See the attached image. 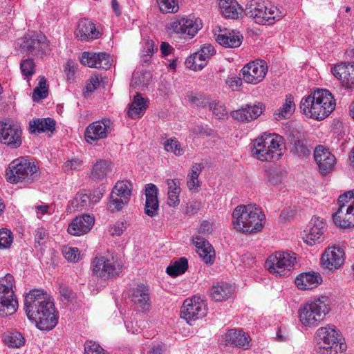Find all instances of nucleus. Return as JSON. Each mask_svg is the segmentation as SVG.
Segmentation results:
<instances>
[{
  "label": "nucleus",
  "instance_id": "1",
  "mask_svg": "<svg viewBox=\"0 0 354 354\" xmlns=\"http://www.w3.org/2000/svg\"><path fill=\"white\" fill-rule=\"evenodd\" d=\"M25 310L29 319L42 330H52L57 324L53 298L43 290H32L25 297Z\"/></svg>",
  "mask_w": 354,
  "mask_h": 354
},
{
  "label": "nucleus",
  "instance_id": "2",
  "mask_svg": "<svg viewBox=\"0 0 354 354\" xmlns=\"http://www.w3.org/2000/svg\"><path fill=\"white\" fill-rule=\"evenodd\" d=\"M335 100L326 89H317L308 97L302 98L300 108L309 118L322 120L328 117L335 109Z\"/></svg>",
  "mask_w": 354,
  "mask_h": 354
},
{
  "label": "nucleus",
  "instance_id": "3",
  "mask_svg": "<svg viewBox=\"0 0 354 354\" xmlns=\"http://www.w3.org/2000/svg\"><path fill=\"white\" fill-rule=\"evenodd\" d=\"M266 216L256 205H239L232 213V225L243 233H257L262 230Z\"/></svg>",
  "mask_w": 354,
  "mask_h": 354
},
{
  "label": "nucleus",
  "instance_id": "4",
  "mask_svg": "<svg viewBox=\"0 0 354 354\" xmlns=\"http://www.w3.org/2000/svg\"><path fill=\"white\" fill-rule=\"evenodd\" d=\"M285 150L283 138L274 133H264L254 140L251 153L254 158L261 161L279 160Z\"/></svg>",
  "mask_w": 354,
  "mask_h": 354
},
{
  "label": "nucleus",
  "instance_id": "5",
  "mask_svg": "<svg viewBox=\"0 0 354 354\" xmlns=\"http://www.w3.org/2000/svg\"><path fill=\"white\" fill-rule=\"evenodd\" d=\"M319 354H337L346 350L347 346L341 333L333 325L318 328L315 333Z\"/></svg>",
  "mask_w": 354,
  "mask_h": 354
},
{
  "label": "nucleus",
  "instance_id": "6",
  "mask_svg": "<svg viewBox=\"0 0 354 354\" xmlns=\"http://www.w3.org/2000/svg\"><path fill=\"white\" fill-rule=\"evenodd\" d=\"M330 299L322 296L301 305L299 309L301 323L310 328L317 326L330 310Z\"/></svg>",
  "mask_w": 354,
  "mask_h": 354
},
{
  "label": "nucleus",
  "instance_id": "7",
  "mask_svg": "<svg viewBox=\"0 0 354 354\" xmlns=\"http://www.w3.org/2000/svg\"><path fill=\"white\" fill-rule=\"evenodd\" d=\"M7 180L12 183L33 182L39 176L38 167L26 158L12 160L6 171Z\"/></svg>",
  "mask_w": 354,
  "mask_h": 354
},
{
  "label": "nucleus",
  "instance_id": "8",
  "mask_svg": "<svg viewBox=\"0 0 354 354\" xmlns=\"http://www.w3.org/2000/svg\"><path fill=\"white\" fill-rule=\"evenodd\" d=\"M245 12L257 24L270 25L281 18L279 9L262 0H250L246 5Z\"/></svg>",
  "mask_w": 354,
  "mask_h": 354
},
{
  "label": "nucleus",
  "instance_id": "9",
  "mask_svg": "<svg viewBox=\"0 0 354 354\" xmlns=\"http://www.w3.org/2000/svg\"><path fill=\"white\" fill-rule=\"evenodd\" d=\"M338 209L333 214L335 225L341 228L354 226V189L339 195Z\"/></svg>",
  "mask_w": 354,
  "mask_h": 354
},
{
  "label": "nucleus",
  "instance_id": "10",
  "mask_svg": "<svg viewBox=\"0 0 354 354\" xmlns=\"http://www.w3.org/2000/svg\"><path fill=\"white\" fill-rule=\"evenodd\" d=\"M15 280L10 274L0 277V316L14 314L18 308V301L15 295Z\"/></svg>",
  "mask_w": 354,
  "mask_h": 354
},
{
  "label": "nucleus",
  "instance_id": "11",
  "mask_svg": "<svg viewBox=\"0 0 354 354\" xmlns=\"http://www.w3.org/2000/svg\"><path fill=\"white\" fill-rule=\"evenodd\" d=\"M122 264L113 256H97L92 261V272L97 277L109 279L122 272Z\"/></svg>",
  "mask_w": 354,
  "mask_h": 354
},
{
  "label": "nucleus",
  "instance_id": "12",
  "mask_svg": "<svg viewBox=\"0 0 354 354\" xmlns=\"http://www.w3.org/2000/svg\"><path fill=\"white\" fill-rule=\"evenodd\" d=\"M18 44L21 50L27 55L42 56L49 50L47 39L42 34H28L19 39Z\"/></svg>",
  "mask_w": 354,
  "mask_h": 354
},
{
  "label": "nucleus",
  "instance_id": "13",
  "mask_svg": "<svg viewBox=\"0 0 354 354\" xmlns=\"http://www.w3.org/2000/svg\"><path fill=\"white\" fill-rule=\"evenodd\" d=\"M295 263V253L277 252L268 257L266 264L270 273L277 276H283L290 272Z\"/></svg>",
  "mask_w": 354,
  "mask_h": 354
},
{
  "label": "nucleus",
  "instance_id": "14",
  "mask_svg": "<svg viewBox=\"0 0 354 354\" xmlns=\"http://www.w3.org/2000/svg\"><path fill=\"white\" fill-rule=\"evenodd\" d=\"M22 129L13 122H0V142L10 149L19 148L22 143Z\"/></svg>",
  "mask_w": 354,
  "mask_h": 354
},
{
  "label": "nucleus",
  "instance_id": "15",
  "mask_svg": "<svg viewBox=\"0 0 354 354\" xmlns=\"http://www.w3.org/2000/svg\"><path fill=\"white\" fill-rule=\"evenodd\" d=\"M326 224L319 217L314 216L311 218L306 230L303 232V240L309 245H314L325 240L324 232Z\"/></svg>",
  "mask_w": 354,
  "mask_h": 354
},
{
  "label": "nucleus",
  "instance_id": "16",
  "mask_svg": "<svg viewBox=\"0 0 354 354\" xmlns=\"http://www.w3.org/2000/svg\"><path fill=\"white\" fill-rule=\"evenodd\" d=\"M169 28L183 37H193L201 28V21L194 17H176L169 24Z\"/></svg>",
  "mask_w": 354,
  "mask_h": 354
},
{
  "label": "nucleus",
  "instance_id": "17",
  "mask_svg": "<svg viewBox=\"0 0 354 354\" xmlns=\"http://www.w3.org/2000/svg\"><path fill=\"white\" fill-rule=\"evenodd\" d=\"M206 306L200 297L194 296L184 301L181 309L182 317L187 320H196L205 315Z\"/></svg>",
  "mask_w": 354,
  "mask_h": 354
},
{
  "label": "nucleus",
  "instance_id": "18",
  "mask_svg": "<svg viewBox=\"0 0 354 354\" xmlns=\"http://www.w3.org/2000/svg\"><path fill=\"white\" fill-rule=\"evenodd\" d=\"M111 122L109 119H103L90 124L86 129L84 138L89 144L107 138L111 131Z\"/></svg>",
  "mask_w": 354,
  "mask_h": 354
},
{
  "label": "nucleus",
  "instance_id": "19",
  "mask_svg": "<svg viewBox=\"0 0 354 354\" xmlns=\"http://www.w3.org/2000/svg\"><path fill=\"white\" fill-rule=\"evenodd\" d=\"M243 80L248 84H257L265 77L268 67L263 61H253L241 70Z\"/></svg>",
  "mask_w": 354,
  "mask_h": 354
},
{
  "label": "nucleus",
  "instance_id": "20",
  "mask_svg": "<svg viewBox=\"0 0 354 354\" xmlns=\"http://www.w3.org/2000/svg\"><path fill=\"white\" fill-rule=\"evenodd\" d=\"M314 158L323 175H326L333 171L336 164L335 156L324 146L319 145L315 149Z\"/></svg>",
  "mask_w": 354,
  "mask_h": 354
},
{
  "label": "nucleus",
  "instance_id": "21",
  "mask_svg": "<svg viewBox=\"0 0 354 354\" xmlns=\"http://www.w3.org/2000/svg\"><path fill=\"white\" fill-rule=\"evenodd\" d=\"M80 61L91 68L107 70L111 66L110 55L106 53L84 52Z\"/></svg>",
  "mask_w": 354,
  "mask_h": 354
},
{
  "label": "nucleus",
  "instance_id": "22",
  "mask_svg": "<svg viewBox=\"0 0 354 354\" xmlns=\"http://www.w3.org/2000/svg\"><path fill=\"white\" fill-rule=\"evenodd\" d=\"M344 252L340 248H328L322 254V266L329 270H336L343 265Z\"/></svg>",
  "mask_w": 354,
  "mask_h": 354
},
{
  "label": "nucleus",
  "instance_id": "23",
  "mask_svg": "<svg viewBox=\"0 0 354 354\" xmlns=\"http://www.w3.org/2000/svg\"><path fill=\"white\" fill-rule=\"evenodd\" d=\"M333 75L339 80L342 85L351 88L354 85V62H342L332 68Z\"/></svg>",
  "mask_w": 354,
  "mask_h": 354
},
{
  "label": "nucleus",
  "instance_id": "24",
  "mask_svg": "<svg viewBox=\"0 0 354 354\" xmlns=\"http://www.w3.org/2000/svg\"><path fill=\"white\" fill-rule=\"evenodd\" d=\"M102 198V194L100 192L88 194L79 192L76 194L74 199L71 203V209L72 211H79L88 209Z\"/></svg>",
  "mask_w": 354,
  "mask_h": 354
},
{
  "label": "nucleus",
  "instance_id": "25",
  "mask_svg": "<svg viewBox=\"0 0 354 354\" xmlns=\"http://www.w3.org/2000/svg\"><path fill=\"white\" fill-rule=\"evenodd\" d=\"M158 189L153 183L147 184L145 189V213L150 216H155L158 210L159 202L158 199Z\"/></svg>",
  "mask_w": 354,
  "mask_h": 354
},
{
  "label": "nucleus",
  "instance_id": "26",
  "mask_svg": "<svg viewBox=\"0 0 354 354\" xmlns=\"http://www.w3.org/2000/svg\"><path fill=\"white\" fill-rule=\"evenodd\" d=\"M94 217L89 214L77 216L69 224L68 232L74 236H80L87 233L94 224Z\"/></svg>",
  "mask_w": 354,
  "mask_h": 354
},
{
  "label": "nucleus",
  "instance_id": "27",
  "mask_svg": "<svg viewBox=\"0 0 354 354\" xmlns=\"http://www.w3.org/2000/svg\"><path fill=\"white\" fill-rule=\"evenodd\" d=\"M131 301L142 311H148L150 308L151 302L149 293V288L142 283L137 285L132 290Z\"/></svg>",
  "mask_w": 354,
  "mask_h": 354
},
{
  "label": "nucleus",
  "instance_id": "28",
  "mask_svg": "<svg viewBox=\"0 0 354 354\" xmlns=\"http://www.w3.org/2000/svg\"><path fill=\"white\" fill-rule=\"evenodd\" d=\"M100 32L95 24L87 19H82L77 24L75 31L76 37L81 41H88L98 38Z\"/></svg>",
  "mask_w": 354,
  "mask_h": 354
},
{
  "label": "nucleus",
  "instance_id": "29",
  "mask_svg": "<svg viewBox=\"0 0 354 354\" xmlns=\"http://www.w3.org/2000/svg\"><path fill=\"white\" fill-rule=\"evenodd\" d=\"M322 282L319 272H308L300 274L295 279V284L300 290H306L315 288Z\"/></svg>",
  "mask_w": 354,
  "mask_h": 354
},
{
  "label": "nucleus",
  "instance_id": "30",
  "mask_svg": "<svg viewBox=\"0 0 354 354\" xmlns=\"http://www.w3.org/2000/svg\"><path fill=\"white\" fill-rule=\"evenodd\" d=\"M263 112L262 104L246 105L232 113V116L241 122H250L257 119Z\"/></svg>",
  "mask_w": 354,
  "mask_h": 354
},
{
  "label": "nucleus",
  "instance_id": "31",
  "mask_svg": "<svg viewBox=\"0 0 354 354\" xmlns=\"http://www.w3.org/2000/svg\"><path fill=\"white\" fill-rule=\"evenodd\" d=\"M149 106V100L137 93L129 104L127 114L131 119L140 118Z\"/></svg>",
  "mask_w": 354,
  "mask_h": 354
},
{
  "label": "nucleus",
  "instance_id": "32",
  "mask_svg": "<svg viewBox=\"0 0 354 354\" xmlns=\"http://www.w3.org/2000/svg\"><path fill=\"white\" fill-rule=\"evenodd\" d=\"M227 344L247 349L250 346V337L242 330L230 329L225 335Z\"/></svg>",
  "mask_w": 354,
  "mask_h": 354
},
{
  "label": "nucleus",
  "instance_id": "33",
  "mask_svg": "<svg viewBox=\"0 0 354 354\" xmlns=\"http://www.w3.org/2000/svg\"><path fill=\"white\" fill-rule=\"evenodd\" d=\"M194 243L197 248V252L203 261L207 264H212L215 259V253L213 247L209 242L196 236Z\"/></svg>",
  "mask_w": 354,
  "mask_h": 354
},
{
  "label": "nucleus",
  "instance_id": "34",
  "mask_svg": "<svg viewBox=\"0 0 354 354\" xmlns=\"http://www.w3.org/2000/svg\"><path fill=\"white\" fill-rule=\"evenodd\" d=\"M216 35V41L225 48H237L241 46L243 36L234 31L221 32Z\"/></svg>",
  "mask_w": 354,
  "mask_h": 354
},
{
  "label": "nucleus",
  "instance_id": "35",
  "mask_svg": "<svg viewBox=\"0 0 354 354\" xmlns=\"http://www.w3.org/2000/svg\"><path fill=\"white\" fill-rule=\"evenodd\" d=\"M55 129V122L50 118H36L29 122L30 133H40L46 131L53 132Z\"/></svg>",
  "mask_w": 354,
  "mask_h": 354
},
{
  "label": "nucleus",
  "instance_id": "36",
  "mask_svg": "<svg viewBox=\"0 0 354 354\" xmlns=\"http://www.w3.org/2000/svg\"><path fill=\"white\" fill-rule=\"evenodd\" d=\"M111 171V162L106 160H100L93 165L90 178L94 181L105 179Z\"/></svg>",
  "mask_w": 354,
  "mask_h": 354
},
{
  "label": "nucleus",
  "instance_id": "37",
  "mask_svg": "<svg viewBox=\"0 0 354 354\" xmlns=\"http://www.w3.org/2000/svg\"><path fill=\"white\" fill-rule=\"evenodd\" d=\"M221 13L225 18L236 19L241 12V7L236 0H217Z\"/></svg>",
  "mask_w": 354,
  "mask_h": 354
},
{
  "label": "nucleus",
  "instance_id": "38",
  "mask_svg": "<svg viewBox=\"0 0 354 354\" xmlns=\"http://www.w3.org/2000/svg\"><path fill=\"white\" fill-rule=\"evenodd\" d=\"M234 288L227 283H218L210 290V296L216 301L227 299L233 294Z\"/></svg>",
  "mask_w": 354,
  "mask_h": 354
},
{
  "label": "nucleus",
  "instance_id": "39",
  "mask_svg": "<svg viewBox=\"0 0 354 354\" xmlns=\"http://www.w3.org/2000/svg\"><path fill=\"white\" fill-rule=\"evenodd\" d=\"M295 109V104L291 95L286 96L285 102L274 113V118L281 120L290 118Z\"/></svg>",
  "mask_w": 354,
  "mask_h": 354
},
{
  "label": "nucleus",
  "instance_id": "40",
  "mask_svg": "<svg viewBox=\"0 0 354 354\" xmlns=\"http://www.w3.org/2000/svg\"><path fill=\"white\" fill-rule=\"evenodd\" d=\"M4 342L10 347L19 348L24 345L25 338L18 331H10L3 335Z\"/></svg>",
  "mask_w": 354,
  "mask_h": 354
},
{
  "label": "nucleus",
  "instance_id": "41",
  "mask_svg": "<svg viewBox=\"0 0 354 354\" xmlns=\"http://www.w3.org/2000/svg\"><path fill=\"white\" fill-rule=\"evenodd\" d=\"M188 268V260L181 257L167 268V273L171 277H177L185 272Z\"/></svg>",
  "mask_w": 354,
  "mask_h": 354
},
{
  "label": "nucleus",
  "instance_id": "42",
  "mask_svg": "<svg viewBox=\"0 0 354 354\" xmlns=\"http://www.w3.org/2000/svg\"><path fill=\"white\" fill-rule=\"evenodd\" d=\"M202 168L203 166L200 163H196L192 166L187 180V185L189 189H197L200 186L198 176L202 171Z\"/></svg>",
  "mask_w": 354,
  "mask_h": 354
},
{
  "label": "nucleus",
  "instance_id": "43",
  "mask_svg": "<svg viewBox=\"0 0 354 354\" xmlns=\"http://www.w3.org/2000/svg\"><path fill=\"white\" fill-rule=\"evenodd\" d=\"M131 189L132 184L129 181L122 180L118 181L115 183L111 192L129 201L131 195Z\"/></svg>",
  "mask_w": 354,
  "mask_h": 354
},
{
  "label": "nucleus",
  "instance_id": "44",
  "mask_svg": "<svg viewBox=\"0 0 354 354\" xmlns=\"http://www.w3.org/2000/svg\"><path fill=\"white\" fill-rule=\"evenodd\" d=\"M292 150L296 154L302 158L308 157L311 152V149L308 145L307 140L304 138L295 140Z\"/></svg>",
  "mask_w": 354,
  "mask_h": 354
},
{
  "label": "nucleus",
  "instance_id": "45",
  "mask_svg": "<svg viewBox=\"0 0 354 354\" xmlns=\"http://www.w3.org/2000/svg\"><path fill=\"white\" fill-rule=\"evenodd\" d=\"M163 145L165 151L167 152L173 153L177 156H180L185 153V149L176 138H171L167 139L163 143Z\"/></svg>",
  "mask_w": 354,
  "mask_h": 354
},
{
  "label": "nucleus",
  "instance_id": "46",
  "mask_svg": "<svg viewBox=\"0 0 354 354\" xmlns=\"http://www.w3.org/2000/svg\"><path fill=\"white\" fill-rule=\"evenodd\" d=\"M188 100L197 106L208 107L212 99L203 93H189L187 94Z\"/></svg>",
  "mask_w": 354,
  "mask_h": 354
},
{
  "label": "nucleus",
  "instance_id": "47",
  "mask_svg": "<svg viewBox=\"0 0 354 354\" xmlns=\"http://www.w3.org/2000/svg\"><path fill=\"white\" fill-rule=\"evenodd\" d=\"M209 110L212 112L216 119L225 120L227 118L226 107L221 102L212 100L209 104Z\"/></svg>",
  "mask_w": 354,
  "mask_h": 354
},
{
  "label": "nucleus",
  "instance_id": "48",
  "mask_svg": "<svg viewBox=\"0 0 354 354\" xmlns=\"http://www.w3.org/2000/svg\"><path fill=\"white\" fill-rule=\"evenodd\" d=\"M48 94V86L44 77H39L38 86L35 88L32 94L33 100H38L46 97Z\"/></svg>",
  "mask_w": 354,
  "mask_h": 354
},
{
  "label": "nucleus",
  "instance_id": "49",
  "mask_svg": "<svg viewBox=\"0 0 354 354\" xmlns=\"http://www.w3.org/2000/svg\"><path fill=\"white\" fill-rule=\"evenodd\" d=\"M129 201L125 198L120 197L119 196L111 193L110 201L108 205V209L111 212L119 211L122 209L123 206L128 203Z\"/></svg>",
  "mask_w": 354,
  "mask_h": 354
},
{
  "label": "nucleus",
  "instance_id": "50",
  "mask_svg": "<svg viewBox=\"0 0 354 354\" xmlns=\"http://www.w3.org/2000/svg\"><path fill=\"white\" fill-rule=\"evenodd\" d=\"M185 64L187 68L195 71H201L205 66V62L201 61L195 53L188 57Z\"/></svg>",
  "mask_w": 354,
  "mask_h": 354
},
{
  "label": "nucleus",
  "instance_id": "51",
  "mask_svg": "<svg viewBox=\"0 0 354 354\" xmlns=\"http://www.w3.org/2000/svg\"><path fill=\"white\" fill-rule=\"evenodd\" d=\"M160 10L165 13H176L178 10V5L175 0H157Z\"/></svg>",
  "mask_w": 354,
  "mask_h": 354
},
{
  "label": "nucleus",
  "instance_id": "52",
  "mask_svg": "<svg viewBox=\"0 0 354 354\" xmlns=\"http://www.w3.org/2000/svg\"><path fill=\"white\" fill-rule=\"evenodd\" d=\"M20 69L22 75L26 78L33 75L35 72V64L33 59L28 58L21 61Z\"/></svg>",
  "mask_w": 354,
  "mask_h": 354
},
{
  "label": "nucleus",
  "instance_id": "53",
  "mask_svg": "<svg viewBox=\"0 0 354 354\" xmlns=\"http://www.w3.org/2000/svg\"><path fill=\"white\" fill-rule=\"evenodd\" d=\"M12 241V232L8 229H0V250L9 248Z\"/></svg>",
  "mask_w": 354,
  "mask_h": 354
},
{
  "label": "nucleus",
  "instance_id": "54",
  "mask_svg": "<svg viewBox=\"0 0 354 354\" xmlns=\"http://www.w3.org/2000/svg\"><path fill=\"white\" fill-rule=\"evenodd\" d=\"M84 354H106L104 348L98 344L91 340H87L84 344Z\"/></svg>",
  "mask_w": 354,
  "mask_h": 354
},
{
  "label": "nucleus",
  "instance_id": "55",
  "mask_svg": "<svg viewBox=\"0 0 354 354\" xmlns=\"http://www.w3.org/2000/svg\"><path fill=\"white\" fill-rule=\"evenodd\" d=\"M127 223L125 221H118L114 224L109 225V232L113 236H121L126 230Z\"/></svg>",
  "mask_w": 354,
  "mask_h": 354
},
{
  "label": "nucleus",
  "instance_id": "56",
  "mask_svg": "<svg viewBox=\"0 0 354 354\" xmlns=\"http://www.w3.org/2000/svg\"><path fill=\"white\" fill-rule=\"evenodd\" d=\"M63 253L69 262H77L80 258L79 250L77 248H66L64 249Z\"/></svg>",
  "mask_w": 354,
  "mask_h": 354
},
{
  "label": "nucleus",
  "instance_id": "57",
  "mask_svg": "<svg viewBox=\"0 0 354 354\" xmlns=\"http://www.w3.org/2000/svg\"><path fill=\"white\" fill-rule=\"evenodd\" d=\"M82 165V160L78 158H73L68 160L63 165V169L64 171H71L79 170Z\"/></svg>",
  "mask_w": 354,
  "mask_h": 354
},
{
  "label": "nucleus",
  "instance_id": "58",
  "mask_svg": "<svg viewBox=\"0 0 354 354\" xmlns=\"http://www.w3.org/2000/svg\"><path fill=\"white\" fill-rule=\"evenodd\" d=\"M192 132L200 136H213L214 131L207 126L196 125L192 129Z\"/></svg>",
  "mask_w": 354,
  "mask_h": 354
},
{
  "label": "nucleus",
  "instance_id": "59",
  "mask_svg": "<svg viewBox=\"0 0 354 354\" xmlns=\"http://www.w3.org/2000/svg\"><path fill=\"white\" fill-rule=\"evenodd\" d=\"M101 80L102 77L98 75L91 76L86 85V91L89 93L94 91L100 86Z\"/></svg>",
  "mask_w": 354,
  "mask_h": 354
},
{
  "label": "nucleus",
  "instance_id": "60",
  "mask_svg": "<svg viewBox=\"0 0 354 354\" xmlns=\"http://www.w3.org/2000/svg\"><path fill=\"white\" fill-rule=\"evenodd\" d=\"M201 206V202L198 201H192L187 203L185 214L192 216L196 214Z\"/></svg>",
  "mask_w": 354,
  "mask_h": 354
},
{
  "label": "nucleus",
  "instance_id": "61",
  "mask_svg": "<svg viewBox=\"0 0 354 354\" xmlns=\"http://www.w3.org/2000/svg\"><path fill=\"white\" fill-rule=\"evenodd\" d=\"M48 234L43 227H39L35 231V242L39 245L44 244L48 239Z\"/></svg>",
  "mask_w": 354,
  "mask_h": 354
},
{
  "label": "nucleus",
  "instance_id": "62",
  "mask_svg": "<svg viewBox=\"0 0 354 354\" xmlns=\"http://www.w3.org/2000/svg\"><path fill=\"white\" fill-rule=\"evenodd\" d=\"M242 80L241 77L233 76L231 77H229L226 83L229 85V86L232 88L233 91H238L239 88L242 85Z\"/></svg>",
  "mask_w": 354,
  "mask_h": 354
},
{
  "label": "nucleus",
  "instance_id": "63",
  "mask_svg": "<svg viewBox=\"0 0 354 354\" xmlns=\"http://www.w3.org/2000/svg\"><path fill=\"white\" fill-rule=\"evenodd\" d=\"M180 192H167V204L175 207L180 203L179 194Z\"/></svg>",
  "mask_w": 354,
  "mask_h": 354
},
{
  "label": "nucleus",
  "instance_id": "64",
  "mask_svg": "<svg viewBox=\"0 0 354 354\" xmlns=\"http://www.w3.org/2000/svg\"><path fill=\"white\" fill-rule=\"evenodd\" d=\"M144 75L140 73H135L132 76L131 81V86L133 87H138L140 86H145L147 83L144 82Z\"/></svg>",
  "mask_w": 354,
  "mask_h": 354
}]
</instances>
